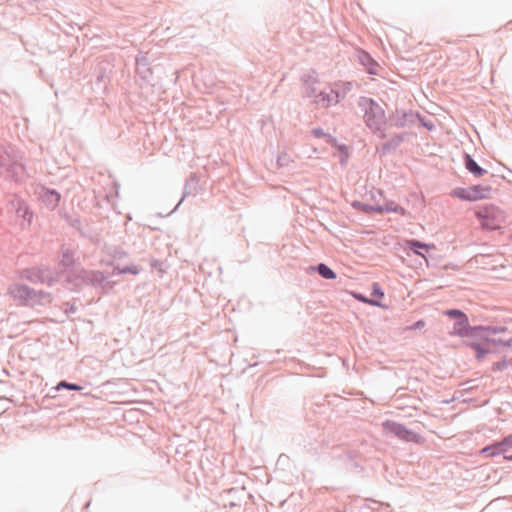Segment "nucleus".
Instances as JSON below:
<instances>
[{"mask_svg":"<svg viewBox=\"0 0 512 512\" xmlns=\"http://www.w3.org/2000/svg\"><path fill=\"white\" fill-rule=\"evenodd\" d=\"M371 295L377 298H382L384 296V292L378 283H373Z\"/></svg>","mask_w":512,"mask_h":512,"instance_id":"36","label":"nucleus"},{"mask_svg":"<svg viewBox=\"0 0 512 512\" xmlns=\"http://www.w3.org/2000/svg\"><path fill=\"white\" fill-rule=\"evenodd\" d=\"M200 190L201 188L199 185L198 175L196 173H190L184 184L181 201H183L186 197L196 196Z\"/></svg>","mask_w":512,"mask_h":512,"instance_id":"18","label":"nucleus"},{"mask_svg":"<svg viewBox=\"0 0 512 512\" xmlns=\"http://www.w3.org/2000/svg\"><path fill=\"white\" fill-rule=\"evenodd\" d=\"M406 246L413 251V253L417 255H422V253L419 251V249H429L431 246L429 244H426L424 242H421L416 239H411L406 241Z\"/></svg>","mask_w":512,"mask_h":512,"instance_id":"26","label":"nucleus"},{"mask_svg":"<svg viewBox=\"0 0 512 512\" xmlns=\"http://www.w3.org/2000/svg\"><path fill=\"white\" fill-rule=\"evenodd\" d=\"M357 58L360 64L370 75H378L379 64L365 50H357Z\"/></svg>","mask_w":512,"mask_h":512,"instance_id":"15","label":"nucleus"},{"mask_svg":"<svg viewBox=\"0 0 512 512\" xmlns=\"http://www.w3.org/2000/svg\"><path fill=\"white\" fill-rule=\"evenodd\" d=\"M136 74L145 82L151 80L153 71L147 55L140 54L136 57Z\"/></svg>","mask_w":512,"mask_h":512,"instance_id":"12","label":"nucleus"},{"mask_svg":"<svg viewBox=\"0 0 512 512\" xmlns=\"http://www.w3.org/2000/svg\"><path fill=\"white\" fill-rule=\"evenodd\" d=\"M103 76H97L98 81L102 79Z\"/></svg>","mask_w":512,"mask_h":512,"instance_id":"51","label":"nucleus"},{"mask_svg":"<svg viewBox=\"0 0 512 512\" xmlns=\"http://www.w3.org/2000/svg\"><path fill=\"white\" fill-rule=\"evenodd\" d=\"M357 105L363 113V120L367 128L378 137L385 138L383 126L386 124V114L384 109L373 98L366 96H361Z\"/></svg>","mask_w":512,"mask_h":512,"instance_id":"1","label":"nucleus"},{"mask_svg":"<svg viewBox=\"0 0 512 512\" xmlns=\"http://www.w3.org/2000/svg\"><path fill=\"white\" fill-rule=\"evenodd\" d=\"M311 133L316 138L327 137V143H329V144H334L336 142V139L334 137H332L331 135L326 134L322 128H319V127L314 128L311 131Z\"/></svg>","mask_w":512,"mask_h":512,"instance_id":"30","label":"nucleus"},{"mask_svg":"<svg viewBox=\"0 0 512 512\" xmlns=\"http://www.w3.org/2000/svg\"><path fill=\"white\" fill-rule=\"evenodd\" d=\"M425 326V322L423 320H419L417 322H415L412 326L409 327V329L411 330H417V329H421Z\"/></svg>","mask_w":512,"mask_h":512,"instance_id":"42","label":"nucleus"},{"mask_svg":"<svg viewBox=\"0 0 512 512\" xmlns=\"http://www.w3.org/2000/svg\"><path fill=\"white\" fill-rule=\"evenodd\" d=\"M159 264V261L158 260H154L152 263H151V266L153 267H157Z\"/></svg>","mask_w":512,"mask_h":512,"instance_id":"46","label":"nucleus"},{"mask_svg":"<svg viewBox=\"0 0 512 512\" xmlns=\"http://www.w3.org/2000/svg\"><path fill=\"white\" fill-rule=\"evenodd\" d=\"M39 194V199L49 210H54L58 207L61 195L55 189H49L45 187H41Z\"/></svg>","mask_w":512,"mask_h":512,"instance_id":"10","label":"nucleus"},{"mask_svg":"<svg viewBox=\"0 0 512 512\" xmlns=\"http://www.w3.org/2000/svg\"><path fill=\"white\" fill-rule=\"evenodd\" d=\"M67 220L69 221V224L77 229H79V225H80V220L78 218H75V219H68Z\"/></svg>","mask_w":512,"mask_h":512,"instance_id":"43","label":"nucleus"},{"mask_svg":"<svg viewBox=\"0 0 512 512\" xmlns=\"http://www.w3.org/2000/svg\"><path fill=\"white\" fill-rule=\"evenodd\" d=\"M52 300L51 294L48 292H43L41 290L36 291L34 289V304L38 301L40 304L44 305L50 303Z\"/></svg>","mask_w":512,"mask_h":512,"instance_id":"27","label":"nucleus"},{"mask_svg":"<svg viewBox=\"0 0 512 512\" xmlns=\"http://www.w3.org/2000/svg\"><path fill=\"white\" fill-rule=\"evenodd\" d=\"M505 458L508 460H512V456H506Z\"/></svg>","mask_w":512,"mask_h":512,"instance_id":"50","label":"nucleus"},{"mask_svg":"<svg viewBox=\"0 0 512 512\" xmlns=\"http://www.w3.org/2000/svg\"><path fill=\"white\" fill-rule=\"evenodd\" d=\"M383 431L386 434H391L397 437L399 440L412 443H422L423 437L408 429L405 425L398 423L393 420H387L382 423Z\"/></svg>","mask_w":512,"mask_h":512,"instance_id":"4","label":"nucleus"},{"mask_svg":"<svg viewBox=\"0 0 512 512\" xmlns=\"http://www.w3.org/2000/svg\"><path fill=\"white\" fill-rule=\"evenodd\" d=\"M291 162L292 159L286 152L279 154L277 157V164L279 167H287Z\"/></svg>","mask_w":512,"mask_h":512,"instance_id":"32","label":"nucleus"},{"mask_svg":"<svg viewBox=\"0 0 512 512\" xmlns=\"http://www.w3.org/2000/svg\"><path fill=\"white\" fill-rule=\"evenodd\" d=\"M89 271L84 268H76L68 273L67 282L80 289L82 286L88 285Z\"/></svg>","mask_w":512,"mask_h":512,"instance_id":"14","label":"nucleus"},{"mask_svg":"<svg viewBox=\"0 0 512 512\" xmlns=\"http://www.w3.org/2000/svg\"><path fill=\"white\" fill-rule=\"evenodd\" d=\"M339 150L342 152V151H345V153L347 154V147L345 145H340L339 146Z\"/></svg>","mask_w":512,"mask_h":512,"instance_id":"45","label":"nucleus"},{"mask_svg":"<svg viewBox=\"0 0 512 512\" xmlns=\"http://www.w3.org/2000/svg\"><path fill=\"white\" fill-rule=\"evenodd\" d=\"M475 214L482 221V225L488 229H495L498 226L497 221L502 217V211L494 205H485Z\"/></svg>","mask_w":512,"mask_h":512,"instance_id":"6","label":"nucleus"},{"mask_svg":"<svg viewBox=\"0 0 512 512\" xmlns=\"http://www.w3.org/2000/svg\"><path fill=\"white\" fill-rule=\"evenodd\" d=\"M510 365H512V359L507 360V359L504 358V359H502L500 361H497V362L493 363L491 369L494 372L503 371V370L507 369Z\"/></svg>","mask_w":512,"mask_h":512,"instance_id":"29","label":"nucleus"},{"mask_svg":"<svg viewBox=\"0 0 512 512\" xmlns=\"http://www.w3.org/2000/svg\"><path fill=\"white\" fill-rule=\"evenodd\" d=\"M405 140V134H398L393 136L387 142L377 147L376 151L380 157L386 156L392 151H395Z\"/></svg>","mask_w":512,"mask_h":512,"instance_id":"16","label":"nucleus"},{"mask_svg":"<svg viewBox=\"0 0 512 512\" xmlns=\"http://www.w3.org/2000/svg\"><path fill=\"white\" fill-rule=\"evenodd\" d=\"M353 206L360 209L362 212H365V213H371V212L375 213V208L378 207L379 205H369V204H365L362 202H355L353 204Z\"/></svg>","mask_w":512,"mask_h":512,"instance_id":"33","label":"nucleus"},{"mask_svg":"<svg viewBox=\"0 0 512 512\" xmlns=\"http://www.w3.org/2000/svg\"><path fill=\"white\" fill-rule=\"evenodd\" d=\"M182 203V201L180 200L179 203L177 204L176 207H174V210H177V207Z\"/></svg>","mask_w":512,"mask_h":512,"instance_id":"49","label":"nucleus"},{"mask_svg":"<svg viewBox=\"0 0 512 512\" xmlns=\"http://www.w3.org/2000/svg\"><path fill=\"white\" fill-rule=\"evenodd\" d=\"M352 89V83L346 82L342 84V90H340V98L343 99L346 94Z\"/></svg>","mask_w":512,"mask_h":512,"instance_id":"38","label":"nucleus"},{"mask_svg":"<svg viewBox=\"0 0 512 512\" xmlns=\"http://www.w3.org/2000/svg\"><path fill=\"white\" fill-rule=\"evenodd\" d=\"M375 213L383 214V213H397L400 215H406L407 211L404 207L398 205L394 201H389L384 205H379L375 208Z\"/></svg>","mask_w":512,"mask_h":512,"instance_id":"22","label":"nucleus"},{"mask_svg":"<svg viewBox=\"0 0 512 512\" xmlns=\"http://www.w3.org/2000/svg\"><path fill=\"white\" fill-rule=\"evenodd\" d=\"M323 102H327V106L331 105L332 103L337 104L340 102V90L338 89H331L330 93L325 92H319L318 96Z\"/></svg>","mask_w":512,"mask_h":512,"instance_id":"24","label":"nucleus"},{"mask_svg":"<svg viewBox=\"0 0 512 512\" xmlns=\"http://www.w3.org/2000/svg\"><path fill=\"white\" fill-rule=\"evenodd\" d=\"M377 193H378L379 195H382V191H381V190H378V191H377Z\"/></svg>","mask_w":512,"mask_h":512,"instance_id":"52","label":"nucleus"},{"mask_svg":"<svg viewBox=\"0 0 512 512\" xmlns=\"http://www.w3.org/2000/svg\"><path fill=\"white\" fill-rule=\"evenodd\" d=\"M140 272V268L136 265H131V266H125L123 267L122 269L119 270V274H127V273H130V274H138Z\"/></svg>","mask_w":512,"mask_h":512,"instance_id":"35","label":"nucleus"},{"mask_svg":"<svg viewBox=\"0 0 512 512\" xmlns=\"http://www.w3.org/2000/svg\"><path fill=\"white\" fill-rule=\"evenodd\" d=\"M36 281L51 285L53 282L56 281V274L51 269L48 268L37 270L34 268V283Z\"/></svg>","mask_w":512,"mask_h":512,"instance_id":"21","label":"nucleus"},{"mask_svg":"<svg viewBox=\"0 0 512 512\" xmlns=\"http://www.w3.org/2000/svg\"><path fill=\"white\" fill-rule=\"evenodd\" d=\"M11 210H14L19 218L26 221L28 224L32 222V213L29 211V206L19 197L14 196L10 201Z\"/></svg>","mask_w":512,"mask_h":512,"instance_id":"13","label":"nucleus"},{"mask_svg":"<svg viewBox=\"0 0 512 512\" xmlns=\"http://www.w3.org/2000/svg\"><path fill=\"white\" fill-rule=\"evenodd\" d=\"M444 315L455 320L453 334L460 337H472L480 328L470 326L467 315L459 309H449Z\"/></svg>","mask_w":512,"mask_h":512,"instance_id":"5","label":"nucleus"},{"mask_svg":"<svg viewBox=\"0 0 512 512\" xmlns=\"http://www.w3.org/2000/svg\"><path fill=\"white\" fill-rule=\"evenodd\" d=\"M24 176L22 156L11 145H0V177L21 181Z\"/></svg>","mask_w":512,"mask_h":512,"instance_id":"2","label":"nucleus"},{"mask_svg":"<svg viewBox=\"0 0 512 512\" xmlns=\"http://www.w3.org/2000/svg\"><path fill=\"white\" fill-rule=\"evenodd\" d=\"M0 402H7V398H5V397L0 398Z\"/></svg>","mask_w":512,"mask_h":512,"instance_id":"47","label":"nucleus"},{"mask_svg":"<svg viewBox=\"0 0 512 512\" xmlns=\"http://www.w3.org/2000/svg\"><path fill=\"white\" fill-rule=\"evenodd\" d=\"M391 125L397 128H404L413 125L417 120H422L418 112L412 110H396V113L390 117Z\"/></svg>","mask_w":512,"mask_h":512,"instance_id":"7","label":"nucleus"},{"mask_svg":"<svg viewBox=\"0 0 512 512\" xmlns=\"http://www.w3.org/2000/svg\"><path fill=\"white\" fill-rule=\"evenodd\" d=\"M107 279L108 275H105L103 272L97 270H90L87 284L94 288L104 289L108 285V283L106 282Z\"/></svg>","mask_w":512,"mask_h":512,"instance_id":"19","label":"nucleus"},{"mask_svg":"<svg viewBox=\"0 0 512 512\" xmlns=\"http://www.w3.org/2000/svg\"><path fill=\"white\" fill-rule=\"evenodd\" d=\"M302 81L305 86L304 95L308 98L317 97L318 96L317 84L319 83V81H318L316 72L311 71L310 73L304 75L302 77Z\"/></svg>","mask_w":512,"mask_h":512,"instance_id":"17","label":"nucleus"},{"mask_svg":"<svg viewBox=\"0 0 512 512\" xmlns=\"http://www.w3.org/2000/svg\"><path fill=\"white\" fill-rule=\"evenodd\" d=\"M6 410L5 407H0V414Z\"/></svg>","mask_w":512,"mask_h":512,"instance_id":"48","label":"nucleus"},{"mask_svg":"<svg viewBox=\"0 0 512 512\" xmlns=\"http://www.w3.org/2000/svg\"><path fill=\"white\" fill-rule=\"evenodd\" d=\"M505 347H509L512 349V337L505 341Z\"/></svg>","mask_w":512,"mask_h":512,"instance_id":"44","label":"nucleus"},{"mask_svg":"<svg viewBox=\"0 0 512 512\" xmlns=\"http://www.w3.org/2000/svg\"><path fill=\"white\" fill-rule=\"evenodd\" d=\"M464 165L465 168L475 177H481L487 173V170L479 166L474 158L468 153L464 154Z\"/></svg>","mask_w":512,"mask_h":512,"instance_id":"20","label":"nucleus"},{"mask_svg":"<svg viewBox=\"0 0 512 512\" xmlns=\"http://www.w3.org/2000/svg\"><path fill=\"white\" fill-rule=\"evenodd\" d=\"M475 328H480L473 337H478L481 339H484L486 341V338H488L485 334L486 333H492V334H498L503 333L507 331V327L505 326H475Z\"/></svg>","mask_w":512,"mask_h":512,"instance_id":"23","label":"nucleus"},{"mask_svg":"<svg viewBox=\"0 0 512 512\" xmlns=\"http://www.w3.org/2000/svg\"><path fill=\"white\" fill-rule=\"evenodd\" d=\"M512 447V435L504 437L501 441L495 442L491 445L484 447L481 454L486 457H494L506 452Z\"/></svg>","mask_w":512,"mask_h":512,"instance_id":"8","label":"nucleus"},{"mask_svg":"<svg viewBox=\"0 0 512 512\" xmlns=\"http://www.w3.org/2000/svg\"><path fill=\"white\" fill-rule=\"evenodd\" d=\"M28 413V407H19L16 412V417L20 418L21 416H25Z\"/></svg>","mask_w":512,"mask_h":512,"instance_id":"41","label":"nucleus"},{"mask_svg":"<svg viewBox=\"0 0 512 512\" xmlns=\"http://www.w3.org/2000/svg\"><path fill=\"white\" fill-rule=\"evenodd\" d=\"M62 388H65V389H69V390H81L82 387L79 386L78 384H74V383H69L67 381H61L57 384V386L53 387L52 389L54 391H59L60 389Z\"/></svg>","mask_w":512,"mask_h":512,"instance_id":"31","label":"nucleus"},{"mask_svg":"<svg viewBox=\"0 0 512 512\" xmlns=\"http://www.w3.org/2000/svg\"><path fill=\"white\" fill-rule=\"evenodd\" d=\"M493 189L490 185H473L468 188L457 187L452 190L451 195L460 200L475 202L488 199Z\"/></svg>","mask_w":512,"mask_h":512,"instance_id":"3","label":"nucleus"},{"mask_svg":"<svg viewBox=\"0 0 512 512\" xmlns=\"http://www.w3.org/2000/svg\"><path fill=\"white\" fill-rule=\"evenodd\" d=\"M419 121H420L421 125L428 130H432L435 127L431 121H425L424 117H422V120H419Z\"/></svg>","mask_w":512,"mask_h":512,"instance_id":"40","label":"nucleus"},{"mask_svg":"<svg viewBox=\"0 0 512 512\" xmlns=\"http://www.w3.org/2000/svg\"><path fill=\"white\" fill-rule=\"evenodd\" d=\"M77 261L76 249L71 245L63 244L60 248L59 264L65 270L73 267Z\"/></svg>","mask_w":512,"mask_h":512,"instance_id":"11","label":"nucleus"},{"mask_svg":"<svg viewBox=\"0 0 512 512\" xmlns=\"http://www.w3.org/2000/svg\"><path fill=\"white\" fill-rule=\"evenodd\" d=\"M9 294L21 305H27L32 297V290L24 284L13 283L8 288Z\"/></svg>","mask_w":512,"mask_h":512,"instance_id":"9","label":"nucleus"},{"mask_svg":"<svg viewBox=\"0 0 512 512\" xmlns=\"http://www.w3.org/2000/svg\"><path fill=\"white\" fill-rule=\"evenodd\" d=\"M486 341L487 342H491L493 343L494 345H497V346H504L505 347V339H491V338H486Z\"/></svg>","mask_w":512,"mask_h":512,"instance_id":"39","label":"nucleus"},{"mask_svg":"<svg viewBox=\"0 0 512 512\" xmlns=\"http://www.w3.org/2000/svg\"><path fill=\"white\" fill-rule=\"evenodd\" d=\"M311 269L316 271L322 278L331 280L337 277L336 273L326 264L319 263L316 266H312Z\"/></svg>","mask_w":512,"mask_h":512,"instance_id":"25","label":"nucleus"},{"mask_svg":"<svg viewBox=\"0 0 512 512\" xmlns=\"http://www.w3.org/2000/svg\"><path fill=\"white\" fill-rule=\"evenodd\" d=\"M354 297L363 302V303H367V304H370V305H373V306H381L380 302L378 300H375V299H369L367 298L366 296L362 295V294H358V293H354L353 294Z\"/></svg>","mask_w":512,"mask_h":512,"instance_id":"34","label":"nucleus"},{"mask_svg":"<svg viewBox=\"0 0 512 512\" xmlns=\"http://www.w3.org/2000/svg\"><path fill=\"white\" fill-rule=\"evenodd\" d=\"M469 346L476 351V358L483 359L487 353H489V349L485 348L482 344L471 342Z\"/></svg>","mask_w":512,"mask_h":512,"instance_id":"28","label":"nucleus"},{"mask_svg":"<svg viewBox=\"0 0 512 512\" xmlns=\"http://www.w3.org/2000/svg\"><path fill=\"white\" fill-rule=\"evenodd\" d=\"M19 277L21 279H27L32 281V268H24L19 271Z\"/></svg>","mask_w":512,"mask_h":512,"instance_id":"37","label":"nucleus"}]
</instances>
